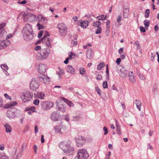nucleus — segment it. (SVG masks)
Wrapping results in <instances>:
<instances>
[{"mask_svg":"<svg viewBox=\"0 0 159 159\" xmlns=\"http://www.w3.org/2000/svg\"><path fill=\"white\" fill-rule=\"evenodd\" d=\"M22 32L23 37L26 41H29L32 39L34 37L32 26L30 24H26L24 27Z\"/></svg>","mask_w":159,"mask_h":159,"instance_id":"obj_1","label":"nucleus"},{"mask_svg":"<svg viewBox=\"0 0 159 159\" xmlns=\"http://www.w3.org/2000/svg\"><path fill=\"white\" fill-rule=\"evenodd\" d=\"M71 143L66 141L61 142L59 144L60 148L66 155H72L74 152V148L71 145Z\"/></svg>","mask_w":159,"mask_h":159,"instance_id":"obj_2","label":"nucleus"},{"mask_svg":"<svg viewBox=\"0 0 159 159\" xmlns=\"http://www.w3.org/2000/svg\"><path fill=\"white\" fill-rule=\"evenodd\" d=\"M89 155L87 149L82 148L77 150V156L75 159H87Z\"/></svg>","mask_w":159,"mask_h":159,"instance_id":"obj_3","label":"nucleus"},{"mask_svg":"<svg viewBox=\"0 0 159 159\" xmlns=\"http://www.w3.org/2000/svg\"><path fill=\"white\" fill-rule=\"evenodd\" d=\"M46 33V34L43 35L41 39L42 43L44 46L48 47V48H51L52 47V45L51 44L52 42V39L48 37L49 36V34L47 32Z\"/></svg>","mask_w":159,"mask_h":159,"instance_id":"obj_4","label":"nucleus"},{"mask_svg":"<svg viewBox=\"0 0 159 159\" xmlns=\"http://www.w3.org/2000/svg\"><path fill=\"white\" fill-rule=\"evenodd\" d=\"M50 53V48H44L40 50L39 52L38 53V55L40 59L44 60L48 57Z\"/></svg>","mask_w":159,"mask_h":159,"instance_id":"obj_5","label":"nucleus"},{"mask_svg":"<svg viewBox=\"0 0 159 159\" xmlns=\"http://www.w3.org/2000/svg\"><path fill=\"white\" fill-rule=\"evenodd\" d=\"M33 96L32 93L30 92L23 93L20 94V98L24 102L30 101L32 99Z\"/></svg>","mask_w":159,"mask_h":159,"instance_id":"obj_6","label":"nucleus"},{"mask_svg":"<svg viewBox=\"0 0 159 159\" xmlns=\"http://www.w3.org/2000/svg\"><path fill=\"white\" fill-rule=\"evenodd\" d=\"M12 36V34H9L6 36V39L3 40H0V49H2L6 48L7 46L10 44V42L7 39Z\"/></svg>","mask_w":159,"mask_h":159,"instance_id":"obj_7","label":"nucleus"},{"mask_svg":"<svg viewBox=\"0 0 159 159\" xmlns=\"http://www.w3.org/2000/svg\"><path fill=\"white\" fill-rule=\"evenodd\" d=\"M39 86V83L37 78H33L30 83V88L31 90H35Z\"/></svg>","mask_w":159,"mask_h":159,"instance_id":"obj_8","label":"nucleus"},{"mask_svg":"<svg viewBox=\"0 0 159 159\" xmlns=\"http://www.w3.org/2000/svg\"><path fill=\"white\" fill-rule=\"evenodd\" d=\"M41 105L42 110L44 111H48L53 107L54 104L52 102L49 101H45L42 102Z\"/></svg>","mask_w":159,"mask_h":159,"instance_id":"obj_9","label":"nucleus"},{"mask_svg":"<svg viewBox=\"0 0 159 159\" xmlns=\"http://www.w3.org/2000/svg\"><path fill=\"white\" fill-rule=\"evenodd\" d=\"M58 28L60 31V34L62 35H66L67 31V28L64 23H61L58 24Z\"/></svg>","mask_w":159,"mask_h":159,"instance_id":"obj_10","label":"nucleus"},{"mask_svg":"<svg viewBox=\"0 0 159 159\" xmlns=\"http://www.w3.org/2000/svg\"><path fill=\"white\" fill-rule=\"evenodd\" d=\"M38 77L42 82L46 84H49L50 82L49 78L46 75L39 74L38 75Z\"/></svg>","mask_w":159,"mask_h":159,"instance_id":"obj_11","label":"nucleus"},{"mask_svg":"<svg viewBox=\"0 0 159 159\" xmlns=\"http://www.w3.org/2000/svg\"><path fill=\"white\" fill-rule=\"evenodd\" d=\"M117 72L121 77H125L127 75V71L125 68L120 66L117 70Z\"/></svg>","mask_w":159,"mask_h":159,"instance_id":"obj_12","label":"nucleus"},{"mask_svg":"<svg viewBox=\"0 0 159 159\" xmlns=\"http://www.w3.org/2000/svg\"><path fill=\"white\" fill-rule=\"evenodd\" d=\"M76 142V146L78 147H82L86 142V139L84 137L79 136L75 139Z\"/></svg>","mask_w":159,"mask_h":159,"instance_id":"obj_13","label":"nucleus"},{"mask_svg":"<svg viewBox=\"0 0 159 159\" xmlns=\"http://www.w3.org/2000/svg\"><path fill=\"white\" fill-rule=\"evenodd\" d=\"M6 23L5 22H2L0 24V37H5L7 35V32L3 29L6 26Z\"/></svg>","mask_w":159,"mask_h":159,"instance_id":"obj_14","label":"nucleus"},{"mask_svg":"<svg viewBox=\"0 0 159 159\" xmlns=\"http://www.w3.org/2000/svg\"><path fill=\"white\" fill-rule=\"evenodd\" d=\"M59 116V113L57 111H55L51 113L50 118L52 121H57L58 120Z\"/></svg>","mask_w":159,"mask_h":159,"instance_id":"obj_15","label":"nucleus"},{"mask_svg":"<svg viewBox=\"0 0 159 159\" xmlns=\"http://www.w3.org/2000/svg\"><path fill=\"white\" fill-rule=\"evenodd\" d=\"M47 70V66L46 65L40 64L39 65L38 71L40 74H43Z\"/></svg>","mask_w":159,"mask_h":159,"instance_id":"obj_16","label":"nucleus"},{"mask_svg":"<svg viewBox=\"0 0 159 159\" xmlns=\"http://www.w3.org/2000/svg\"><path fill=\"white\" fill-rule=\"evenodd\" d=\"M78 25L82 28H86L89 25V22L87 20L82 21L81 20L80 21H79L78 22Z\"/></svg>","mask_w":159,"mask_h":159,"instance_id":"obj_17","label":"nucleus"},{"mask_svg":"<svg viewBox=\"0 0 159 159\" xmlns=\"http://www.w3.org/2000/svg\"><path fill=\"white\" fill-rule=\"evenodd\" d=\"M58 68L59 71H56V74L57 75L59 79H60L62 78V75L64 74L65 71L61 68L59 67Z\"/></svg>","mask_w":159,"mask_h":159,"instance_id":"obj_18","label":"nucleus"},{"mask_svg":"<svg viewBox=\"0 0 159 159\" xmlns=\"http://www.w3.org/2000/svg\"><path fill=\"white\" fill-rule=\"evenodd\" d=\"M128 75L130 81L133 83H134L136 81V79L133 72H129V73Z\"/></svg>","mask_w":159,"mask_h":159,"instance_id":"obj_19","label":"nucleus"},{"mask_svg":"<svg viewBox=\"0 0 159 159\" xmlns=\"http://www.w3.org/2000/svg\"><path fill=\"white\" fill-rule=\"evenodd\" d=\"M17 105V103L16 101H11L10 102L7 104L5 105V107L6 108H10L12 107L15 106Z\"/></svg>","mask_w":159,"mask_h":159,"instance_id":"obj_20","label":"nucleus"},{"mask_svg":"<svg viewBox=\"0 0 159 159\" xmlns=\"http://www.w3.org/2000/svg\"><path fill=\"white\" fill-rule=\"evenodd\" d=\"M66 70L71 75H74L75 73L74 69L71 66H68L66 68Z\"/></svg>","mask_w":159,"mask_h":159,"instance_id":"obj_21","label":"nucleus"},{"mask_svg":"<svg viewBox=\"0 0 159 159\" xmlns=\"http://www.w3.org/2000/svg\"><path fill=\"white\" fill-rule=\"evenodd\" d=\"M61 98L62 100L64 101L66 104L68 105L69 107H73L74 106V104L71 101L68 100L63 98L61 97Z\"/></svg>","mask_w":159,"mask_h":159,"instance_id":"obj_22","label":"nucleus"},{"mask_svg":"<svg viewBox=\"0 0 159 159\" xmlns=\"http://www.w3.org/2000/svg\"><path fill=\"white\" fill-rule=\"evenodd\" d=\"M58 109L61 112H64L66 110V106L65 104H62L58 107Z\"/></svg>","mask_w":159,"mask_h":159,"instance_id":"obj_23","label":"nucleus"},{"mask_svg":"<svg viewBox=\"0 0 159 159\" xmlns=\"http://www.w3.org/2000/svg\"><path fill=\"white\" fill-rule=\"evenodd\" d=\"M5 128L6 131L7 133H10L11 132L12 130V128L10 125L8 123H6L4 126Z\"/></svg>","mask_w":159,"mask_h":159,"instance_id":"obj_24","label":"nucleus"},{"mask_svg":"<svg viewBox=\"0 0 159 159\" xmlns=\"http://www.w3.org/2000/svg\"><path fill=\"white\" fill-rule=\"evenodd\" d=\"M54 130L56 133L62 134L61 128L60 125L56 126L54 128Z\"/></svg>","mask_w":159,"mask_h":159,"instance_id":"obj_25","label":"nucleus"},{"mask_svg":"<svg viewBox=\"0 0 159 159\" xmlns=\"http://www.w3.org/2000/svg\"><path fill=\"white\" fill-rule=\"evenodd\" d=\"M129 14V10L128 8H125L123 11V16L125 18L128 17Z\"/></svg>","mask_w":159,"mask_h":159,"instance_id":"obj_26","label":"nucleus"},{"mask_svg":"<svg viewBox=\"0 0 159 159\" xmlns=\"http://www.w3.org/2000/svg\"><path fill=\"white\" fill-rule=\"evenodd\" d=\"M30 13H25L23 14V18L24 21H28Z\"/></svg>","mask_w":159,"mask_h":159,"instance_id":"obj_27","label":"nucleus"},{"mask_svg":"<svg viewBox=\"0 0 159 159\" xmlns=\"http://www.w3.org/2000/svg\"><path fill=\"white\" fill-rule=\"evenodd\" d=\"M29 22H32L35 20L36 19V16L33 14L30 13Z\"/></svg>","mask_w":159,"mask_h":159,"instance_id":"obj_28","label":"nucleus"},{"mask_svg":"<svg viewBox=\"0 0 159 159\" xmlns=\"http://www.w3.org/2000/svg\"><path fill=\"white\" fill-rule=\"evenodd\" d=\"M7 116L10 119L14 118L16 116L14 114H13L11 111H7L6 114Z\"/></svg>","mask_w":159,"mask_h":159,"instance_id":"obj_29","label":"nucleus"},{"mask_svg":"<svg viewBox=\"0 0 159 159\" xmlns=\"http://www.w3.org/2000/svg\"><path fill=\"white\" fill-rule=\"evenodd\" d=\"M115 122L116 123V128L117 133L119 135L121 134V132L120 130V128L117 124V121L115 119Z\"/></svg>","mask_w":159,"mask_h":159,"instance_id":"obj_30","label":"nucleus"},{"mask_svg":"<svg viewBox=\"0 0 159 159\" xmlns=\"http://www.w3.org/2000/svg\"><path fill=\"white\" fill-rule=\"evenodd\" d=\"M97 18L98 20H103L107 19V16L104 15H101L98 16Z\"/></svg>","mask_w":159,"mask_h":159,"instance_id":"obj_31","label":"nucleus"},{"mask_svg":"<svg viewBox=\"0 0 159 159\" xmlns=\"http://www.w3.org/2000/svg\"><path fill=\"white\" fill-rule=\"evenodd\" d=\"M91 54H92L91 50H87V53H86L87 58L88 59H91L92 58Z\"/></svg>","mask_w":159,"mask_h":159,"instance_id":"obj_32","label":"nucleus"},{"mask_svg":"<svg viewBox=\"0 0 159 159\" xmlns=\"http://www.w3.org/2000/svg\"><path fill=\"white\" fill-rule=\"evenodd\" d=\"M80 73L81 75H86V72L84 68L81 67L79 69Z\"/></svg>","mask_w":159,"mask_h":159,"instance_id":"obj_33","label":"nucleus"},{"mask_svg":"<svg viewBox=\"0 0 159 159\" xmlns=\"http://www.w3.org/2000/svg\"><path fill=\"white\" fill-rule=\"evenodd\" d=\"M69 57H68L70 60L74 58L75 56V54L72 52H69L68 53Z\"/></svg>","mask_w":159,"mask_h":159,"instance_id":"obj_34","label":"nucleus"},{"mask_svg":"<svg viewBox=\"0 0 159 159\" xmlns=\"http://www.w3.org/2000/svg\"><path fill=\"white\" fill-rule=\"evenodd\" d=\"M0 159H9V157L5 153L2 152L0 153Z\"/></svg>","mask_w":159,"mask_h":159,"instance_id":"obj_35","label":"nucleus"},{"mask_svg":"<svg viewBox=\"0 0 159 159\" xmlns=\"http://www.w3.org/2000/svg\"><path fill=\"white\" fill-rule=\"evenodd\" d=\"M61 128V131L62 134H63L67 130V127L66 126L64 125H60Z\"/></svg>","mask_w":159,"mask_h":159,"instance_id":"obj_36","label":"nucleus"},{"mask_svg":"<svg viewBox=\"0 0 159 159\" xmlns=\"http://www.w3.org/2000/svg\"><path fill=\"white\" fill-rule=\"evenodd\" d=\"M101 22L99 21H95L93 23V26L96 27H100L99 26L101 25Z\"/></svg>","mask_w":159,"mask_h":159,"instance_id":"obj_37","label":"nucleus"},{"mask_svg":"<svg viewBox=\"0 0 159 159\" xmlns=\"http://www.w3.org/2000/svg\"><path fill=\"white\" fill-rule=\"evenodd\" d=\"M1 67L4 71H6L8 69V67L6 64H2L1 65Z\"/></svg>","mask_w":159,"mask_h":159,"instance_id":"obj_38","label":"nucleus"},{"mask_svg":"<svg viewBox=\"0 0 159 159\" xmlns=\"http://www.w3.org/2000/svg\"><path fill=\"white\" fill-rule=\"evenodd\" d=\"M105 66L104 62L100 63L97 66V69L98 70H100L103 68Z\"/></svg>","mask_w":159,"mask_h":159,"instance_id":"obj_39","label":"nucleus"},{"mask_svg":"<svg viewBox=\"0 0 159 159\" xmlns=\"http://www.w3.org/2000/svg\"><path fill=\"white\" fill-rule=\"evenodd\" d=\"M80 118V116H73L72 117V120L73 121H79Z\"/></svg>","mask_w":159,"mask_h":159,"instance_id":"obj_40","label":"nucleus"},{"mask_svg":"<svg viewBox=\"0 0 159 159\" xmlns=\"http://www.w3.org/2000/svg\"><path fill=\"white\" fill-rule=\"evenodd\" d=\"M145 28H147L149 26V23L148 20H145L143 21Z\"/></svg>","mask_w":159,"mask_h":159,"instance_id":"obj_41","label":"nucleus"},{"mask_svg":"<svg viewBox=\"0 0 159 159\" xmlns=\"http://www.w3.org/2000/svg\"><path fill=\"white\" fill-rule=\"evenodd\" d=\"M27 146V144L26 143H24L21 145L20 149V152H23L25 148Z\"/></svg>","mask_w":159,"mask_h":159,"instance_id":"obj_42","label":"nucleus"},{"mask_svg":"<svg viewBox=\"0 0 159 159\" xmlns=\"http://www.w3.org/2000/svg\"><path fill=\"white\" fill-rule=\"evenodd\" d=\"M71 43V44L73 46H76L77 43V38H75L74 40H72Z\"/></svg>","mask_w":159,"mask_h":159,"instance_id":"obj_43","label":"nucleus"},{"mask_svg":"<svg viewBox=\"0 0 159 159\" xmlns=\"http://www.w3.org/2000/svg\"><path fill=\"white\" fill-rule=\"evenodd\" d=\"M44 94L42 92H39L38 93V98L40 99H43L44 98Z\"/></svg>","mask_w":159,"mask_h":159,"instance_id":"obj_44","label":"nucleus"},{"mask_svg":"<svg viewBox=\"0 0 159 159\" xmlns=\"http://www.w3.org/2000/svg\"><path fill=\"white\" fill-rule=\"evenodd\" d=\"M63 118L64 120L68 122L69 121V115L68 114L65 115L63 116Z\"/></svg>","mask_w":159,"mask_h":159,"instance_id":"obj_45","label":"nucleus"},{"mask_svg":"<svg viewBox=\"0 0 159 159\" xmlns=\"http://www.w3.org/2000/svg\"><path fill=\"white\" fill-rule=\"evenodd\" d=\"M102 30V29L100 27H98L97 29L95 31V34H100L101 33Z\"/></svg>","mask_w":159,"mask_h":159,"instance_id":"obj_46","label":"nucleus"},{"mask_svg":"<svg viewBox=\"0 0 159 159\" xmlns=\"http://www.w3.org/2000/svg\"><path fill=\"white\" fill-rule=\"evenodd\" d=\"M37 27L38 29L39 30H40L44 28V26L43 25L40 24L39 23L37 24Z\"/></svg>","mask_w":159,"mask_h":159,"instance_id":"obj_47","label":"nucleus"},{"mask_svg":"<svg viewBox=\"0 0 159 159\" xmlns=\"http://www.w3.org/2000/svg\"><path fill=\"white\" fill-rule=\"evenodd\" d=\"M150 13V10L149 9H147L145 11V17L148 18L149 17Z\"/></svg>","mask_w":159,"mask_h":159,"instance_id":"obj_48","label":"nucleus"},{"mask_svg":"<svg viewBox=\"0 0 159 159\" xmlns=\"http://www.w3.org/2000/svg\"><path fill=\"white\" fill-rule=\"evenodd\" d=\"M106 73L107 74V79L108 80H109V71L108 69V65H106Z\"/></svg>","mask_w":159,"mask_h":159,"instance_id":"obj_49","label":"nucleus"},{"mask_svg":"<svg viewBox=\"0 0 159 159\" xmlns=\"http://www.w3.org/2000/svg\"><path fill=\"white\" fill-rule=\"evenodd\" d=\"M33 103L35 105L38 106L39 105V100L38 99H36L34 101Z\"/></svg>","mask_w":159,"mask_h":159,"instance_id":"obj_50","label":"nucleus"},{"mask_svg":"<svg viewBox=\"0 0 159 159\" xmlns=\"http://www.w3.org/2000/svg\"><path fill=\"white\" fill-rule=\"evenodd\" d=\"M102 86L104 89L107 88L108 87L107 82V81H104L102 84Z\"/></svg>","mask_w":159,"mask_h":159,"instance_id":"obj_51","label":"nucleus"},{"mask_svg":"<svg viewBox=\"0 0 159 159\" xmlns=\"http://www.w3.org/2000/svg\"><path fill=\"white\" fill-rule=\"evenodd\" d=\"M43 17V16L42 15L40 14L39 15L37 16V18L38 21L39 22H41L42 21Z\"/></svg>","mask_w":159,"mask_h":159,"instance_id":"obj_52","label":"nucleus"},{"mask_svg":"<svg viewBox=\"0 0 159 159\" xmlns=\"http://www.w3.org/2000/svg\"><path fill=\"white\" fill-rule=\"evenodd\" d=\"M135 103L136 105H142V103L139 100H136Z\"/></svg>","mask_w":159,"mask_h":159,"instance_id":"obj_53","label":"nucleus"},{"mask_svg":"<svg viewBox=\"0 0 159 159\" xmlns=\"http://www.w3.org/2000/svg\"><path fill=\"white\" fill-rule=\"evenodd\" d=\"M95 90L97 93L100 95H101V91L99 87H95Z\"/></svg>","mask_w":159,"mask_h":159,"instance_id":"obj_54","label":"nucleus"},{"mask_svg":"<svg viewBox=\"0 0 159 159\" xmlns=\"http://www.w3.org/2000/svg\"><path fill=\"white\" fill-rule=\"evenodd\" d=\"M156 55L155 53H152L151 56V60L152 61L154 60V57H156Z\"/></svg>","mask_w":159,"mask_h":159,"instance_id":"obj_55","label":"nucleus"},{"mask_svg":"<svg viewBox=\"0 0 159 159\" xmlns=\"http://www.w3.org/2000/svg\"><path fill=\"white\" fill-rule=\"evenodd\" d=\"M47 19L43 17L42 21H41V22H42L44 24H45L47 23Z\"/></svg>","mask_w":159,"mask_h":159,"instance_id":"obj_56","label":"nucleus"},{"mask_svg":"<svg viewBox=\"0 0 159 159\" xmlns=\"http://www.w3.org/2000/svg\"><path fill=\"white\" fill-rule=\"evenodd\" d=\"M157 90L158 89L157 87L156 86H154L152 89V92L154 93H155L157 92Z\"/></svg>","mask_w":159,"mask_h":159,"instance_id":"obj_57","label":"nucleus"},{"mask_svg":"<svg viewBox=\"0 0 159 159\" xmlns=\"http://www.w3.org/2000/svg\"><path fill=\"white\" fill-rule=\"evenodd\" d=\"M103 130L105 132V133H104V134L105 135H106L108 134V131L107 128V127H106L105 126V127H103Z\"/></svg>","mask_w":159,"mask_h":159,"instance_id":"obj_58","label":"nucleus"},{"mask_svg":"<svg viewBox=\"0 0 159 159\" xmlns=\"http://www.w3.org/2000/svg\"><path fill=\"white\" fill-rule=\"evenodd\" d=\"M4 97L7 99L9 100H11V98L10 97L7 93H4Z\"/></svg>","mask_w":159,"mask_h":159,"instance_id":"obj_59","label":"nucleus"},{"mask_svg":"<svg viewBox=\"0 0 159 159\" xmlns=\"http://www.w3.org/2000/svg\"><path fill=\"white\" fill-rule=\"evenodd\" d=\"M30 110V111H33L34 112H35V110L36 109V107H29Z\"/></svg>","mask_w":159,"mask_h":159,"instance_id":"obj_60","label":"nucleus"},{"mask_svg":"<svg viewBox=\"0 0 159 159\" xmlns=\"http://www.w3.org/2000/svg\"><path fill=\"white\" fill-rule=\"evenodd\" d=\"M139 76L140 79L143 80H144L145 79V78L142 74H141L140 75H139Z\"/></svg>","mask_w":159,"mask_h":159,"instance_id":"obj_61","label":"nucleus"},{"mask_svg":"<svg viewBox=\"0 0 159 159\" xmlns=\"http://www.w3.org/2000/svg\"><path fill=\"white\" fill-rule=\"evenodd\" d=\"M122 20V17L120 15H118V18L117 19V22L119 23L120 21Z\"/></svg>","mask_w":159,"mask_h":159,"instance_id":"obj_62","label":"nucleus"},{"mask_svg":"<svg viewBox=\"0 0 159 159\" xmlns=\"http://www.w3.org/2000/svg\"><path fill=\"white\" fill-rule=\"evenodd\" d=\"M140 31L142 32H144L146 31L145 28L141 26L140 27Z\"/></svg>","mask_w":159,"mask_h":159,"instance_id":"obj_63","label":"nucleus"},{"mask_svg":"<svg viewBox=\"0 0 159 159\" xmlns=\"http://www.w3.org/2000/svg\"><path fill=\"white\" fill-rule=\"evenodd\" d=\"M43 31L42 30L40 31L38 34V37L39 38H40L43 35L42 32Z\"/></svg>","mask_w":159,"mask_h":159,"instance_id":"obj_64","label":"nucleus"}]
</instances>
